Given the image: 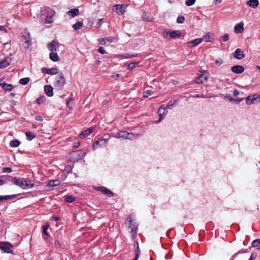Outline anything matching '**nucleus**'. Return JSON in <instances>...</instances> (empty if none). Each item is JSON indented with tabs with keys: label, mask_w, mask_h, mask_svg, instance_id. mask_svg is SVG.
<instances>
[{
	"label": "nucleus",
	"mask_w": 260,
	"mask_h": 260,
	"mask_svg": "<svg viewBox=\"0 0 260 260\" xmlns=\"http://www.w3.org/2000/svg\"><path fill=\"white\" fill-rule=\"evenodd\" d=\"M134 220L132 216H129L126 220V224L128 225V228L131 229L130 233L132 235L136 234L137 230V225L136 223H134Z\"/></svg>",
	"instance_id": "nucleus-1"
},
{
	"label": "nucleus",
	"mask_w": 260,
	"mask_h": 260,
	"mask_svg": "<svg viewBox=\"0 0 260 260\" xmlns=\"http://www.w3.org/2000/svg\"><path fill=\"white\" fill-rule=\"evenodd\" d=\"M127 5H115L112 7L113 11L116 12L118 15H123L125 12V9L127 7Z\"/></svg>",
	"instance_id": "nucleus-2"
},
{
	"label": "nucleus",
	"mask_w": 260,
	"mask_h": 260,
	"mask_svg": "<svg viewBox=\"0 0 260 260\" xmlns=\"http://www.w3.org/2000/svg\"><path fill=\"white\" fill-rule=\"evenodd\" d=\"M11 181L16 185L19 186L23 189H25V178L13 177Z\"/></svg>",
	"instance_id": "nucleus-3"
},
{
	"label": "nucleus",
	"mask_w": 260,
	"mask_h": 260,
	"mask_svg": "<svg viewBox=\"0 0 260 260\" xmlns=\"http://www.w3.org/2000/svg\"><path fill=\"white\" fill-rule=\"evenodd\" d=\"M71 155L72 158L75 161H76L79 159H81L82 158H83L85 156L86 153L83 150H80L73 152Z\"/></svg>",
	"instance_id": "nucleus-4"
},
{
	"label": "nucleus",
	"mask_w": 260,
	"mask_h": 260,
	"mask_svg": "<svg viewBox=\"0 0 260 260\" xmlns=\"http://www.w3.org/2000/svg\"><path fill=\"white\" fill-rule=\"evenodd\" d=\"M66 83L65 79L62 74H59L56 77V80L54 83V85L57 87L63 86Z\"/></svg>",
	"instance_id": "nucleus-5"
},
{
	"label": "nucleus",
	"mask_w": 260,
	"mask_h": 260,
	"mask_svg": "<svg viewBox=\"0 0 260 260\" xmlns=\"http://www.w3.org/2000/svg\"><path fill=\"white\" fill-rule=\"evenodd\" d=\"M245 100L246 104L248 105H250L253 104L254 101L259 102L260 101V96L256 94L249 95L246 97Z\"/></svg>",
	"instance_id": "nucleus-6"
},
{
	"label": "nucleus",
	"mask_w": 260,
	"mask_h": 260,
	"mask_svg": "<svg viewBox=\"0 0 260 260\" xmlns=\"http://www.w3.org/2000/svg\"><path fill=\"white\" fill-rule=\"evenodd\" d=\"M208 73L207 71L202 72V74L196 78V82L198 83H202L208 79Z\"/></svg>",
	"instance_id": "nucleus-7"
},
{
	"label": "nucleus",
	"mask_w": 260,
	"mask_h": 260,
	"mask_svg": "<svg viewBox=\"0 0 260 260\" xmlns=\"http://www.w3.org/2000/svg\"><path fill=\"white\" fill-rule=\"evenodd\" d=\"M167 112L168 111L166 108L163 107L162 106L159 108L157 113L160 118L157 122H159L164 118V116L167 114Z\"/></svg>",
	"instance_id": "nucleus-8"
},
{
	"label": "nucleus",
	"mask_w": 260,
	"mask_h": 260,
	"mask_svg": "<svg viewBox=\"0 0 260 260\" xmlns=\"http://www.w3.org/2000/svg\"><path fill=\"white\" fill-rule=\"evenodd\" d=\"M231 70L235 74H241L244 72V68L242 66L236 65L232 67Z\"/></svg>",
	"instance_id": "nucleus-9"
},
{
	"label": "nucleus",
	"mask_w": 260,
	"mask_h": 260,
	"mask_svg": "<svg viewBox=\"0 0 260 260\" xmlns=\"http://www.w3.org/2000/svg\"><path fill=\"white\" fill-rule=\"evenodd\" d=\"M234 57L238 59H242L245 57V54L241 49L238 48L235 50Z\"/></svg>",
	"instance_id": "nucleus-10"
},
{
	"label": "nucleus",
	"mask_w": 260,
	"mask_h": 260,
	"mask_svg": "<svg viewBox=\"0 0 260 260\" xmlns=\"http://www.w3.org/2000/svg\"><path fill=\"white\" fill-rule=\"evenodd\" d=\"M59 46V44L55 41H52L48 45V49L51 52H56L57 47Z\"/></svg>",
	"instance_id": "nucleus-11"
},
{
	"label": "nucleus",
	"mask_w": 260,
	"mask_h": 260,
	"mask_svg": "<svg viewBox=\"0 0 260 260\" xmlns=\"http://www.w3.org/2000/svg\"><path fill=\"white\" fill-rule=\"evenodd\" d=\"M166 34L167 35H169L170 38L172 39H175L178 37H179L181 36V34L178 30H174L172 31H164L163 32L164 35Z\"/></svg>",
	"instance_id": "nucleus-12"
},
{
	"label": "nucleus",
	"mask_w": 260,
	"mask_h": 260,
	"mask_svg": "<svg viewBox=\"0 0 260 260\" xmlns=\"http://www.w3.org/2000/svg\"><path fill=\"white\" fill-rule=\"evenodd\" d=\"M0 86L2 87L3 89L9 91H11L13 89V86L12 84L5 83L2 79L0 80Z\"/></svg>",
	"instance_id": "nucleus-13"
},
{
	"label": "nucleus",
	"mask_w": 260,
	"mask_h": 260,
	"mask_svg": "<svg viewBox=\"0 0 260 260\" xmlns=\"http://www.w3.org/2000/svg\"><path fill=\"white\" fill-rule=\"evenodd\" d=\"M107 143V140L105 139H99L98 141H95L93 145V147L95 148L97 146H103Z\"/></svg>",
	"instance_id": "nucleus-14"
},
{
	"label": "nucleus",
	"mask_w": 260,
	"mask_h": 260,
	"mask_svg": "<svg viewBox=\"0 0 260 260\" xmlns=\"http://www.w3.org/2000/svg\"><path fill=\"white\" fill-rule=\"evenodd\" d=\"M203 40H204V39H202V38H199V39H196L193 40L188 42V46H189V47L196 46L198 45H199L200 43H201Z\"/></svg>",
	"instance_id": "nucleus-15"
},
{
	"label": "nucleus",
	"mask_w": 260,
	"mask_h": 260,
	"mask_svg": "<svg viewBox=\"0 0 260 260\" xmlns=\"http://www.w3.org/2000/svg\"><path fill=\"white\" fill-rule=\"evenodd\" d=\"M235 32L237 34L241 33L244 30L243 23L240 22L237 24L234 27Z\"/></svg>",
	"instance_id": "nucleus-16"
},
{
	"label": "nucleus",
	"mask_w": 260,
	"mask_h": 260,
	"mask_svg": "<svg viewBox=\"0 0 260 260\" xmlns=\"http://www.w3.org/2000/svg\"><path fill=\"white\" fill-rule=\"evenodd\" d=\"M44 90L48 96H52L53 95V88L51 85H45Z\"/></svg>",
	"instance_id": "nucleus-17"
},
{
	"label": "nucleus",
	"mask_w": 260,
	"mask_h": 260,
	"mask_svg": "<svg viewBox=\"0 0 260 260\" xmlns=\"http://www.w3.org/2000/svg\"><path fill=\"white\" fill-rule=\"evenodd\" d=\"M247 5L254 9L258 6L259 2L258 0H249L247 2Z\"/></svg>",
	"instance_id": "nucleus-18"
},
{
	"label": "nucleus",
	"mask_w": 260,
	"mask_h": 260,
	"mask_svg": "<svg viewBox=\"0 0 260 260\" xmlns=\"http://www.w3.org/2000/svg\"><path fill=\"white\" fill-rule=\"evenodd\" d=\"M97 189L104 192L109 197L113 195L112 192L105 187H97Z\"/></svg>",
	"instance_id": "nucleus-19"
},
{
	"label": "nucleus",
	"mask_w": 260,
	"mask_h": 260,
	"mask_svg": "<svg viewBox=\"0 0 260 260\" xmlns=\"http://www.w3.org/2000/svg\"><path fill=\"white\" fill-rule=\"evenodd\" d=\"M94 129L93 127H90L87 128L86 130L83 131L80 135V138L86 137L89 135L92 132H93Z\"/></svg>",
	"instance_id": "nucleus-20"
},
{
	"label": "nucleus",
	"mask_w": 260,
	"mask_h": 260,
	"mask_svg": "<svg viewBox=\"0 0 260 260\" xmlns=\"http://www.w3.org/2000/svg\"><path fill=\"white\" fill-rule=\"evenodd\" d=\"M55 11L53 10H51V15L49 16H47L45 19V23H51L53 22V16L55 14Z\"/></svg>",
	"instance_id": "nucleus-21"
},
{
	"label": "nucleus",
	"mask_w": 260,
	"mask_h": 260,
	"mask_svg": "<svg viewBox=\"0 0 260 260\" xmlns=\"http://www.w3.org/2000/svg\"><path fill=\"white\" fill-rule=\"evenodd\" d=\"M79 13V10L78 9L74 8L71 9V10L68 11L67 14L72 16V17H74L77 16Z\"/></svg>",
	"instance_id": "nucleus-22"
},
{
	"label": "nucleus",
	"mask_w": 260,
	"mask_h": 260,
	"mask_svg": "<svg viewBox=\"0 0 260 260\" xmlns=\"http://www.w3.org/2000/svg\"><path fill=\"white\" fill-rule=\"evenodd\" d=\"M49 57L53 61H58L59 58L56 52H51L49 54Z\"/></svg>",
	"instance_id": "nucleus-23"
},
{
	"label": "nucleus",
	"mask_w": 260,
	"mask_h": 260,
	"mask_svg": "<svg viewBox=\"0 0 260 260\" xmlns=\"http://www.w3.org/2000/svg\"><path fill=\"white\" fill-rule=\"evenodd\" d=\"M22 38L25 43L28 45L30 41V34L27 32H25L22 36Z\"/></svg>",
	"instance_id": "nucleus-24"
},
{
	"label": "nucleus",
	"mask_w": 260,
	"mask_h": 260,
	"mask_svg": "<svg viewBox=\"0 0 260 260\" xmlns=\"http://www.w3.org/2000/svg\"><path fill=\"white\" fill-rule=\"evenodd\" d=\"M10 59L8 58L5 59L0 62V68H4L8 67L10 64Z\"/></svg>",
	"instance_id": "nucleus-25"
},
{
	"label": "nucleus",
	"mask_w": 260,
	"mask_h": 260,
	"mask_svg": "<svg viewBox=\"0 0 260 260\" xmlns=\"http://www.w3.org/2000/svg\"><path fill=\"white\" fill-rule=\"evenodd\" d=\"M203 39L206 42H211L213 40V35L208 32L204 36Z\"/></svg>",
	"instance_id": "nucleus-26"
},
{
	"label": "nucleus",
	"mask_w": 260,
	"mask_h": 260,
	"mask_svg": "<svg viewBox=\"0 0 260 260\" xmlns=\"http://www.w3.org/2000/svg\"><path fill=\"white\" fill-rule=\"evenodd\" d=\"M60 184V181L58 180H50L48 183V186L50 187L56 186Z\"/></svg>",
	"instance_id": "nucleus-27"
},
{
	"label": "nucleus",
	"mask_w": 260,
	"mask_h": 260,
	"mask_svg": "<svg viewBox=\"0 0 260 260\" xmlns=\"http://www.w3.org/2000/svg\"><path fill=\"white\" fill-rule=\"evenodd\" d=\"M58 73V69L56 68H51V69H48V70H47V74H50V75H53L57 74Z\"/></svg>",
	"instance_id": "nucleus-28"
},
{
	"label": "nucleus",
	"mask_w": 260,
	"mask_h": 260,
	"mask_svg": "<svg viewBox=\"0 0 260 260\" xmlns=\"http://www.w3.org/2000/svg\"><path fill=\"white\" fill-rule=\"evenodd\" d=\"M25 189L28 188H31L34 186V183H33L30 180H27L25 179Z\"/></svg>",
	"instance_id": "nucleus-29"
},
{
	"label": "nucleus",
	"mask_w": 260,
	"mask_h": 260,
	"mask_svg": "<svg viewBox=\"0 0 260 260\" xmlns=\"http://www.w3.org/2000/svg\"><path fill=\"white\" fill-rule=\"evenodd\" d=\"M252 246L256 247L257 249H260V239H256L252 242Z\"/></svg>",
	"instance_id": "nucleus-30"
},
{
	"label": "nucleus",
	"mask_w": 260,
	"mask_h": 260,
	"mask_svg": "<svg viewBox=\"0 0 260 260\" xmlns=\"http://www.w3.org/2000/svg\"><path fill=\"white\" fill-rule=\"evenodd\" d=\"M20 143L18 140L11 141L10 145L12 147H17L20 145Z\"/></svg>",
	"instance_id": "nucleus-31"
},
{
	"label": "nucleus",
	"mask_w": 260,
	"mask_h": 260,
	"mask_svg": "<svg viewBox=\"0 0 260 260\" xmlns=\"http://www.w3.org/2000/svg\"><path fill=\"white\" fill-rule=\"evenodd\" d=\"M138 56L137 53H134L133 54H129L128 53L123 54L122 55H121V56L123 58H129L132 57H137Z\"/></svg>",
	"instance_id": "nucleus-32"
},
{
	"label": "nucleus",
	"mask_w": 260,
	"mask_h": 260,
	"mask_svg": "<svg viewBox=\"0 0 260 260\" xmlns=\"http://www.w3.org/2000/svg\"><path fill=\"white\" fill-rule=\"evenodd\" d=\"M128 136V134L127 132L125 131H121L118 133V138H122L126 139L127 136Z\"/></svg>",
	"instance_id": "nucleus-33"
},
{
	"label": "nucleus",
	"mask_w": 260,
	"mask_h": 260,
	"mask_svg": "<svg viewBox=\"0 0 260 260\" xmlns=\"http://www.w3.org/2000/svg\"><path fill=\"white\" fill-rule=\"evenodd\" d=\"M83 25V23L81 21L76 22L73 25V27L75 30H77L80 28Z\"/></svg>",
	"instance_id": "nucleus-34"
},
{
	"label": "nucleus",
	"mask_w": 260,
	"mask_h": 260,
	"mask_svg": "<svg viewBox=\"0 0 260 260\" xmlns=\"http://www.w3.org/2000/svg\"><path fill=\"white\" fill-rule=\"evenodd\" d=\"M27 140L30 141L33 139L35 137L36 135L32 133L31 132H27L25 134Z\"/></svg>",
	"instance_id": "nucleus-35"
},
{
	"label": "nucleus",
	"mask_w": 260,
	"mask_h": 260,
	"mask_svg": "<svg viewBox=\"0 0 260 260\" xmlns=\"http://www.w3.org/2000/svg\"><path fill=\"white\" fill-rule=\"evenodd\" d=\"M16 197V194H14V195H12V196H9V195L0 196V202L2 201L3 200H9V199H10L11 198H13V197Z\"/></svg>",
	"instance_id": "nucleus-36"
},
{
	"label": "nucleus",
	"mask_w": 260,
	"mask_h": 260,
	"mask_svg": "<svg viewBox=\"0 0 260 260\" xmlns=\"http://www.w3.org/2000/svg\"><path fill=\"white\" fill-rule=\"evenodd\" d=\"M224 99H228L229 100H230L231 102L234 101L235 102H240L242 101V99H233L231 96L229 95H226L224 97Z\"/></svg>",
	"instance_id": "nucleus-37"
},
{
	"label": "nucleus",
	"mask_w": 260,
	"mask_h": 260,
	"mask_svg": "<svg viewBox=\"0 0 260 260\" xmlns=\"http://www.w3.org/2000/svg\"><path fill=\"white\" fill-rule=\"evenodd\" d=\"M49 225H45L43 226V234L45 236L44 237V239H46L48 237V234L47 233V230L48 229Z\"/></svg>",
	"instance_id": "nucleus-38"
},
{
	"label": "nucleus",
	"mask_w": 260,
	"mask_h": 260,
	"mask_svg": "<svg viewBox=\"0 0 260 260\" xmlns=\"http://www.w3.org/2000/svg\"><path fill=\"white\" fill-rule=\"evenodd\" d=\"M29 81V78L28 77L22 78L19 80V83L22 85H25Z\"/></svg>",
	"instance_id": "nucleus-39"
},
{
	"label": "nucleus",
	"mask_w": 260,
	"mask_h": 260,
	"mask_svg": "<svg viewBox=\"0 0 260 260\" xmlns=\"http://www.w3.org/2000/svg\"><path fill=\"white\" fill-rule=\"evenodd\" d=\"M140 61H137V62H131L128 65V70H132L133 69H134L135 68H136L137 65L139 63Z\"/></svg>",
	"instance_id": "nucleus-40"
},
{
	"label": "nucleus",
	"mask_w": 260,
	"mask_h": 260,
	"mask_svg": "<svg viewBox=\"0 0 260 260\" xmlns=\"http://www.w3.org/2000/svg\"><path fill=\"white\" fill-rule=\"evenodd\" d=\"M64 200L67 203H72L75 200V198L72 196H67Z\"/></svg>",
	"instance_id": "nucleus-41"
},
{
	"label": "nucleus",
	"mask_w": 260,
	"mask_h": 260,
	"mask_svg": "<svg viewBox=\"0 0 260 260\" xmlns=\"http://www.w3.org/2000/svg\"><path fill=\"white\" fill-rule=\"evenodd\" d=\"M106 41L109 42H115L117 41V38L113 37H109L105 38Z\"/></svg>",
	"instance_id": "nucleus-42"
},
{
	"label": "nucleus",
	"mask_w": 260,
	"mask_h": 260,
	"mask_svg": "<svg viewBox=\"0 0 260 260\" xmlns=\"http://www.w3.org/2000/svg\"><path fill=\"white\" fill-rule=\"evenodd\" d=\"M45 98L43 96H40L38 98L37 100V103L38 105H41V104L43 103L45 101Z\"/></svg>",
	"instance_id": "nucleus-43"
},
{
	"label": "nucleus",
	"mask_w": 260,
	"mask_h": 260,
	"mask_svg": "<svg viewBox=\"0 0 260 260\" xmlns=\"http://www.w3.org/2000/svg\"><path fill=\"white\" fill-rule=\"evenodd\" d=\"M177 102V100H174L173 101H170L169 103L168 104L167 107L168 109H171L172 107L175 105Z\"/></svg>",
	"instance_id": "nucleus-44"
},
{
	"label": "nucleus",
	"mask_w": 260,
	"mask_h": 260,
	"mask_svg": "<svg viewBox=\"0 0 260 260\" xmlns=\"http://www.w3.org/2000/svg\"><path fill=\"white\" fill-rule=\"evenodd\" d=\"M196 2V0H185V5L187 6L193 5Z\"/></svg>",
	"instance_id": "nucleus-45"
},
{
	"label": "nucleus",
	"mask_w": 260,
	"mask_h": 260,
	"mask_svg": "<svg viewBox=\"0 0 260 260\" xmlns=\"http://www.w3.org/2000/svg\"><path fill=\"white\" fill-rule=\"evenodd\" d=\"M229 39V36L228 34H225L220 38V41L225 42Z\"/></svg>",
	"instance_id": "nucleus-46"
},
{
	"label": "nucleus",
	"mask_w": 260,
	"mask_h": 260,
	"mask_svg": "<svg viewBox=\"0 0 260 260\" xmlns=\"http://www.w3.org/2000/svg\"><path fill=\"white\" fill-rule=\"evenodd\" d=\"M185 18L184 16H181L177 18V22L178 23H183L184 22Z\"/></svg>",
	"instance_id": "nucleus-47"
},
{
	"label": "nucleus",
	"mask_w": 260,
	"mask_h": 260,
	"mask_svg": "<svg viewBox=\"0 0 260 260\" xmlns=\"http://www.w3.org/2000/svg\"><path fill=\"white\" fill-rule=\"evenodd\" d=\"M67 106L69 108H70V109L72 108V107H73V102H72V100L71 99L67 100Z\"/></svg>",
	"instance_id": "nucleus-48"
},
{
	"label": "nucleus",
	"mask_w": 260,
	"mask_h": 260,
	"mask_svg": "<svg viewBox=\"0 0 260 260\" xmlns=\"http://www.w3.org/2000/svg\"><path fill=\"white\" fill-rule=\"evenodd\" d=\"M1 249L7 253H11L12 252V251L10 250V247L7 246H3Z\"/></svg>",
	"instance_id": "nucleus-49"
},
{
	"label": "nucleus",
	"mask_w": 260,
	"mask_h": 260,
	"mask_svg": "<svg viewBox=\"0 0 260 260\" xmlns=\"http://www.w3.org/2000/svg\"><path fill=\"white\" fill-rule=\"evenodd\" d=\"M3 173H11L12 172V169L9 167H5L3 168Z\"/></svg>",
	"instance_id": "nucleus-50"
},
{
	"label": "nucleus",
	"mask_w": 260,
	"mask_h": 260,
	"mask_svg": "<svg viewBox=\"0 0 260 260\" xmlns=\"http://www.w3.org/2000/svg\"><path fill=\"white\" fill-rule=\"evenodd\" d=\"M248 252L247 249H246V250L241 249V250H239L237 253H235L232 256V260L234 258H235L236 255H237L238 253H245V252Z\"/></svg>",
	"instance_id": "nucleus-51"
},
{
	"label": "nucleus",
	"mask_w": 260,
	"mask_h": 260,
	"mask_svg": "<svg viewBox=\"0 0 260 260\" xmlns=\"http://www.w3.org/2000/svg\"><path fill=\"white\" fill-rule=\"evenodd\" d=\"M151 91L149 90H146L143 92V96L145 98H148L150 95H151Z\"/></svg>",
	"instance_id": "nucleus-52"
},
{
	"label": "nucleus",
	"mask_w": 260,
	"mask_h": 260,
	"mask_svg": "<svg viewBox=\"0 0 260 260\" xmlns=\"http://www.w3.org/2000/svg\"><path fill=\"white\" fill-rule=\"evenodd\" d=\"M98 42L101 45H106V40L105 39V38L103 39H99Z\"/></svg>",
	"instance_id": "nucleus-53"
},
{
	"label": "nucleus",
	"mask_w": 260,
	"mask_h": 260,
	"mask_svg": "<svg viewBox=\"0 0 260 260\" xmlns=\"http://www.w3.org/2000/svg\"><path fill=\"white\" fill-rule=\"evenodd\" d=\"M142 19L144 21H150L149 19V16H147V14L145 13H144L142 15Z\"/></svg>",
	"instance_id": "nucleus-54"
},
{
	"label": "nucleus",
	"mask_w": 260,
	"mask_h": 260,
	"mask_svg": "<svg viewBox=\"0 0 260 260\" xmlns=\"http://www.w3.org/2000/svg\"><path fill=\"white\" fill-rule=\"evenodd\" d=\"M222 62L223 61L221 58H218L215 61V63L218 66H220Z\"/></svg>",
	"instance_id": "nucleus-55"
},
{
	"label": "nucleus",
	"mask_w": 260,
	"mask_h": 260,
	"mask_svg": "<svg viewBox=\"0 0 260 260\" xmlns=\"http://www.w3.org/2000/svg\"><path fill=\"white\" fill-rule=\"evenodd\" d=\"M0 31H4L5 33L8 32L6 27L4 25H0Z\"/></svg>",
	"instance_id": "nucleus-56"
},
{
	"label": "nucleus",
	"mask_w": 260,
	"mask_h": 260,
	"mask_svg": "<svg viewBox=\"0 0 260 260\" xmlns=\"http://www.w3.org/2000/svg\"><path fill=\"white\" fill-rule=\"evenodd\" d=\"M98 51H99L100 53H101V54H103L105 53V50H104V48H103V47H100L98 49Z\"/></svg>",
	"instance_id": "nucleus-57"
},
{
	"label": "nucleus",
	"mask_w": 260,
	"mask_h": 260,
	"mask_svg": "<svg viewBox=\"0 0 260 260\" xmlns=\"http://www.w3.org/2000/svg\"><path fill=\"white\" fill-rule=\"evenodd\" d=\"M128 136L127 135V138L126 139H133L134 138V136L133 135V134L132 133H128Z\"/></svg>",
	"instance_id": "nucleus-58"
},
{
	"label": "nucleus",
	"mask_w": 260,
	"mask_h": 260,
	"mask_svg": "<svg viewBox=\"0 0 260 260\" xmlns=\"http://www.w3.org/2000/svg\"><path fill=\"white\" fill-rule=\"evenodd\" d=\"M80 145V143L79 141H77V142H75L74 143V147L75 148H77Z\"/></svg>",
	"instance_id": "nucleus-59"
},
{
	"label": "nucleus",
	"mask_w": 260,
	"mask_h": 260,
	"mask_svg": "<svg viewBox=\"0 0 260 260\" xmlns=\"http://www.w3.org/2000/svg\"><path fill=\"white\" fill-rule=\"evenodd\" d=\"M233 94L235 96H237V95H238L239 94V91L237 89H235L233 92Z\"/></svg>",
	"instance_id": "nucleus-60"
},
{
	"label": "nucleus",
	"mask_w": 260,
	"mask_h": 260,
	"mask_svg": "<svg viewBox=\"0 0 260 260\" xmlns=\"http://www.w3.org/2000/svg\"><path fill=\"white\" fill-rule=\"evenodd\" d=\"M139 256V250L138 249V250L136 252V256H135V258L134 259V260H138Z\"/></svg>",
	"instance_id": "nucleus-61"
},
{
	"label": "nucleus",
	"mask_w": 260,
	"mask_h": 260,
	"mask_svg": "<svg viewBox=\"0 0 260 260\" xmlns=\"http://www.w3.org/2000/svg\"><path fill=\"white\" fill-rule=\"evenodd\" d=\"M103 19H99V23L98 24V27H100L101 26V23L103 22Z\"/></svg>",
	"instance_id": "nucleus-62"
},
{
	"label": "nucleus",
	"mask_w": 260,
	"mask_h": 260,
	"mask_svg": "<svg viewBox=\"0 0 260 260\" xmlns=\"http://www.w3.org/2000/svg\"><path fill=\"white\" fill-rule=\"evenodd\" d=\"M36 119L37 120H38V121H42L43 120L41 116H37L36 117Z\"/></svg>",
	"instance_id": "nucleus-63"
},
{
	"label": "nucleus",
	"mask_w": 260,
	"mask_h": 260,
	"mask_svg": "<svg viewBox=\"0 0 260 260\" xmlns=\"http://www.w3.org/2000/svg\"><path fill=\"white\" fill-rule=\"evenodd\" d=\"M254 258H255L254 257L253 253H252L249 260H254Z\"/></svg>",
	"instance_id": "nucleus-64"
}]
</instances>
